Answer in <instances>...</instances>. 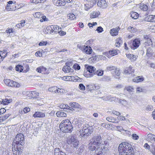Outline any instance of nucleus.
Masks as SVG:
<instances>
[{
    "label": "nucleus",
    "mask_w": 155,
    "mask_h": 155,
    "mask_svg": "<svg viewBox=\"0 0 155 155\" xmlns=\"http://www.w3.org/2000/svg\"><path fill=\"white\" fill-rule=\"evenodd\" d=\"M104 142H102L101 137L99 135H96L90 140L88 148L91 150H95V155H105Z\"/></svg>",
    "instance_id": "obj_1"
},
{
    "label": "nucleus",
    "mask_w": 155,
    "mask_h": 155,
    "mask_svg": "<svg viewBox=\"0 0 155 155\" xmlns=\"http://www.w3.org/2000/svg\"><path fill=\"white\" fill-rule=\"evenodd\" d=\"M24 137L23 134H17L12 144V151L14 155H19L21 153V148L24 144Z\"/></svg>",
    "instance_id": "obj_2"
},
{
    "label": "nucleus",
    "mask_w": 155,
    "mask_h": 155,
    "mask_svg": "<svg viewBox=\"0 0 155 155\" xmlns=\"http://www.w3.org/2000/svg\"><path fill=\"white\" fill-rule=\"evenodd\" d=\"M118 150L120 155H134L133 148L127 142H122L120 144Z\"/></svg>",
    "instance_id": "obj_3"
},
{
    "label": "nucleus",
    "mask_w": 155,
    "mask_h": 155,
    "mask_svg": "<svg viewBox=\"0 0 155 155\" xmlns=\"http://www.w3.org/2000/svg\"><path fill=\"white\" fill-rule=\"evenodd\" d=\"M60 130L64 133L71 132L73 127L71 122L68 119L62 120L59 125Z\"/></svg>",
    "instance_id": "obj_4"
},
{
    "label": "nucleus",
    "mask_w": 155,
    "mask_h": 155,
    "mask_svg": "<svg viewBox=\"0 0 155 155\" xmlns=\"http://www.w3.org/2000/svg\"><path fill=\"white\" fill-rule=\"evenodd\" d=\"M90 128L91 127L89 126L88 124H86L84 125L82 130L80 131L81 136L85 137L91 134L92 131L90 129Z\"/></svg>",
    "instance_id": "obj_5"
},
{
    "label": "nucleus",
    "mask_w": 155,
    "mask_h": 155,
    "mask_svg": "<svg viewBox=\"0 0 155 155\" xmlns=\"http://www.w3.org/2000/svg\"><path fill=\"white\" fill-rule=\"evenodd\" d=\"M47 29L50 31V33L51 34L59 33L61 30V28L56 25H52L48 26Z\"/></svg>",
    "instance_id": "obj_6"
},
{
    "label": "nucleus",
    "mask_w": 155,
    "mask_h": 155,
    "mask_svg": "<svg viewBox=\"0 0 155 155\" xmlns=\"http://www.w3.org/2000/svg\"><path fill=\"white\" fill-rule=\"evenodd\" d=\"M4 81L5 84L8 86L18 88L20 86L19 83L10 79H6Z\"/></svg>",
    "instance_id": "obj_7"
},
{
    "label": "nucleus",
    "mask_w": 155,
    "mask_h": 155,
    "mask_svg": "<svg viewBox=\"0 0 155 155\" xmlns=\"http://www.w3.org/2000/svg\"><path fill=\"white\" fill-rule=\"evenodd\" d=\"M67 143L69 144H72L75 147H76L78 144V141L73 137L67 139Z\"/></svg>",
    "instance_id": "obj_8"
},
{
    "label": "nucleus",
    "mask_w": 155,
    "mask_h": 155,
    "mask_svg": "<svg viewBox=\"0 0 155 155\" xmlns=\"http://www.w3.org/2000/svg\"><path fill=\"white\" fill-rule=\"evenodd\" d=\"M36 71L39 73L45 74H48L50 73L49 70L47 69L46 68L43 66H41L37 68Z\"/></svg>",
    "instance_id": "obj_9"
},
{
    "label": "nucleus",
    "mask_w": 155,
    "mask_h": 155,
    "mask_svg": "<svg viewBox=\"0 0 155 155\" xmlns=\"http://www.w3.org/2000/svg\"><path fill=\"white\" fill-rule=\"evenodd\" d=\"M140 44V40L138 39H135L133 41L132 45L130 46V47L132 49L135 50L139 47Z\"/></svg>",
    "instance_id": "obj_10"
},
{
    "label": "nucleus",
    "mask_w": 155,
    "mask_h": 155,
    "mask_svg": "<svg viewBox=\"0 0 155 155\" xmlns=\"http://www.w3.org/2000/svg\"><path fill=\"white\" fill-rule=\"evenodd\" d=\"M143 38L146 41L145 42V45L147 46L153 44L152 41L150 38V35H145Z\"/></svg>",
    "instance_id": "obj_11"
},
{
    "label": "nucleus",
    "mask_w": 155,
    "mask_h": 155,
    "mask_svg": "<svg viewBox=\"0 0 155 155\" xmlns=\"http://www.w3.org/2000/svg\"><path fill=\"white\" fill-rule=\"evenodd\" d=\"M104 54L108 58H110L117 54V51L116 49H113L105 53Z\"/></svg>",
    "instance_id": "obj_12"
},
{
    "label": "nucleus",
    "mask_w": 155,
    "mask_h": 155,
    "mask_svg": "<svg viewBox=\"0 0 155 155\" xmlns=\"http://www.w3.org/2000/svg\"><path fill=\"white\" fill-rule=\"evenodd\" d=\"M98 6L102 8H105L107 6V3L105 0H98Z\"/></svg>",
    "instance_id": "obj_13"
},
{
    "label": "nucleus",
    "mask_w": 155,
    "mask_h": 155,
    "mask_svg": "<svg viewBox=\"0 0 155 155\" xmlns=\"http://www.w3.org/2000/svg\"><path fill=\"white\" fill-rule=\"evenodd\" d=\"M83 51L86 54H90L92 52V49L90 46H87L84 47Z\"/></svg>",
    "instance_id": "obj_14"
},
{
    "label": "nucleus",
    "mask_w": 155,
    "mask_h": 155,
    "mask_svg": "<svg viewBox=\"0 0 155 155\" xmlns=\"http://www.w3.org/2000/svg\"><path fill=\"white\" fill-rule=\"evenodd\" d=\"M14 32V30L12 28H8L5 31V32L7 33L8 37L14 36L15 34H13V33Z\"/></svg>",
    "instance_id": "obj_15"
},
{
    "label": "nucleus",
    "mask_w": 155,
    "mask_h": 155,
    "mask_svg": "<svg viewBox=\"0 0 155 155\" xmlns=\"http://www.w3.org/2000/svg\"><path fill=\"white\" fill-rule=\"evenodd\" d=\"M120 29L119 27L117 28H113L111 29L110 30V33L112 36H116L117 35L118 33V31Z\"/></svg>",
    "instance_id": "obj_16"
},
{
    "label": "nucleus",
    "mask_w": 155,
    "mask_h": 155,
    "mask_svg": "<svg viewBox=\"0 0 155 155\" xmlns=\"http://www.w3.org/2000/svg\"><path fill=\"white\" fill-rule=\"evenodd\" d=\"M101 98L103 99V100L105 101H107L109 100H115L116 99V97H111L110 95H107L103 97H102Z\"/></svg>",
    "instance_id": "obj_17"
},
{
    "label": "nucleus",
    "mask_w": 155,
    "mask_h": 155,
    "mask_svg": "<svg viewBox=\"0 0 155 155\" xmlns=\"http://www.w3.org/2000/svg\"><path fill=\"white\" fill-rule=\"evenodd\" d=\"M54 152V155H64V152L59 148H55Z\"/></svg>",
    "instance_id": "obj_18"
},
{
    "label": "nucleus",
    "mask_w": 155,
    "mask_h": 155,
    "mask_svg": "<svg viewBox=\"0 0 155 155\" xmlns=\"http://www.w3.org/2000/svg\"><path fill=\"white\" fill-rule=\"evenodd\" d=\"M134 69H133L132 67L130 66L128 68H126L124 71V73L125 74H130L134 73Z\"/></svg>",
    "instance_id": "obj_19"
},
{
    "label": "nucleus",
    "mask_w": 155,
    "mask_h": 155,
    "mask_svg": "<svg viewBox=\"0 0 155 155\" xmlns=\"http://www.w3.org/2000/svg\"><path fill=\"white\" fill-rule=\"evenodd\" d=\"M53 3L57 6H64L65 5V2L62 1L61 0H54Z\"/></svg>",
    "instance_id": "obj_20"
},
{
    "label": "nucleus",
    "mask_w": 155,
    "mask_h": 155,
    "mask_svg": "<svg viewBox=\"0 0 155 155\" xmlns=\"http://www.w3.org/2000/svg\"><path fill=\"white\" fill-rule=\"evenodd\" d=\"M33 116L35 117H45V114L42 112H36L33 115Z\"/></svg>",
    "instance_id": "obj_21"
},
{
    "label": "nucleus",
    "mask_w": 155,
    "mask_h": 155,
    "mask_svg": "<svg viewBox=\"0 0 155 155\" xmlns=\"http://www.w3.org/2000/svg\"><path fill=\"white\" fill-rule=\"evenodd\" d=\"M87 71L91 73H94L96 68L93 66L91 65H87L86 67Z\"/></svg>",
    "instance_id": "obj_22"
},
{
    "label": "nucleus",
    "mask_w": 155,
    "mask_h": 155,
    "mask_svg": "<svg viewBox=\"0 0 155 155\" xmlns=\"http://www.w3.org/2000/svg\"><path fill=\"white\" fill-rule=\"evenodd\" d=\"M7 52L6 51H0V63L3 61V59L6 56Z\"/></svg>",
    "instance_id": "obj_23"
},
{
    "label": "nucleus",
    "mask_w": 155,
    "mask_h": 155,
    "mask_svg": "<svg viewBox=\"0 0 155 155\" xmlns=\"http://www.w3.org/2000/svg\"><path fill=\"white\" fill-rule=\"evenodd\" d=\"M96 87H97L95 86V85L94 84L87 85L86 86V89L87 90L91 91L95 90L97 89Z\"/></svg>",
    "instance_id": "obj_24"
},
{
    "label": "nucleus",
    "mask_w": 155,
    "mask_h": 155,
    "mask_svg": "<svg viewBox=\"0 0 155 155\" xmlns=\"http://www.w3.org/2000/svg\"><path fill=\"white\" fill-rule=\"evenodd\" d=\"M62 70L66 73L72 72L73 71V69H71L69 66H64Z\"/></svg>",
    "instance_id": "obj_25"
},
{
    "label": "nucleus",
    "mask_w": 155,
    "mask_h": 155,
    "mask_svg": "<svg viewBox=\"0 0 155 155\" xmlns=\"http://www.w3.org/2000/svg\"><path fill=\"white\" fill-rule=\"evenodd\" d=\"M123 43V41L122 38H117L116 40L115 46L116 47H119Z\"/></svg>",
    "instance_id": "obj_26"
},
{
    "label": "nucleus",
    "mask_w": 155,
    "mask_h": 155,
    "mask_svg": "<svg viewBox=\"0 0 155 155\" xmlns=\"http://www.w3.org/2000/svg\"><path fill=\"white\" fill-rule=\"evenodd\" d=\"M56 114L58 117H65L67 116L66 114L63 111H58Z\"/></svg>",
    "instance_id": "obj_27"
},
{
    "label": "nucleus",
    "mask_w": 155,
    "mask_h": 155,
    "mask_svg": "<svg viewBox=\"0 0 155 155\" xmlns=\"http://www.w3.org/2000/svg\"><path fill=\"white\" fill-rule=\"evenodd\" d=\"M94 75H95V73H90L87 71H85L83 74L84 76L86 78L92 77Z\"/></svg>",
    "instance_id": "obj_28"
},
{
    "label": "nucleus",
    "mask_w": 155,
    "mask_h": 155,
    "mask_svg": "<svg viewBox=\"0 0 155 155\" xmlns=\"http://www.w3.org/2000/svg\"><path fill=\"white\" fill-rule=\"evenodd\" d=\"M106 119L108 121L113 123H118V121L114 117L111 116L108 117L106 118Z\"/></svg>",
    "instance_id": "obj_29"
},
{
    "label": "nucleus",
    "mask_w": 155,
    "mask_h": 155,
    "mask_svg": "<svg viewBox=\"0 0 155 155\" xmlns=\"http://www.w3.org/2000/svg\"><path fill=\"white\" fill-rule=\"evenodd\" d=\"M126 56L128 58L131 60V61H135L137 58V56H136V55H134L133 54H127Z\"/></svg>",
    "instance_id": "obj_30"
},
{
    "label": "nucleus",
    "mask_w": 155,
    "mask_h": 155,
    "mask_svg": "<svg viewBox=\"0 0 155 155\" xmlns=\"http://www.w3.org/2000/svg\"><path fill=\"white\" fill-rule=\"evenodd\" d=\"M147 18L148 21L155 22V15H150L147 17Z\"/></svg>",
    "instance_id": "obj_31"
},
{
    "label": "nucleus",
    "mask_w": 155,
    "mask_h": 155,
    "mask_svg": "<svg viewBox=\"0 0 155 155\" xmlns=\"http://www.w3.org/2000/svg\"><path fill=\"white\" fill-rule=\"evenodd\" d=\"M100 14V12L99 11L94 12L91 14V18H94L98 17Z\"/></svg>",
    "instance_id": "obj_32"
},
{
    "label": "nucleus",
    "mask_w": 155,
    "mask_h": 155,
    "mask_svg": "<svg viewBox=\"0 0 155 155\" xmlns=\"http://www.w3.org/2000/svg\"><path fill=\"white\" fill-rule=\"evenodd\" d=\"M140 8L143 11H146L148 9V6L143 3L140 4Z\"/></svg>",
    "instance_id": "obj_33"
},
{
    "label": "nucleus",
    "mask_w": 155,
    "mask_h": 155,
    "mask_svg": "<svg viewBox=\"0 0 155 155\" xmlns=\"http://www.w3.org/2000/svg\"><path fill=\"white\" fill-rule=\"evenodd\" d=\"M70 106L71 107L70 108L71 109V110L72 109L74 110L73 109L74 108H80V105L77 103L76 102H73L71 103Z\"/></svg>",
    "instance_id": "obj_34"
},
{
    "label": "nucleus",
    "mask_w": 155,
    "mask_h": 155,
    "mask_svg": "<svg viewBox=\"0 0 155 155\" xmlns=\"http://www.w3.org/2000/svg\"><path fill=\"white\" fill-rule=\"evenodd\" d=\"M28 93L30 94V96H31V97H37L38 96L39 94L38 93L35 91H34L32 92L28 91L27 93L28 95Z\"/></svg>",
    "instance_id": "obj_35"
},
{
    "label": "nucleus",
    "mask_w": 155,
    "mask_h": 155,
    "mask_svg": "<svg viewBox=\"0 0 155 155\" xmlns=\"http://www.w3.org/2000/svg\"><path fill=\"white\" fill-rule=\"evenodd\" d=\"M130 16L131 17L134 19H137V18L139 16V15L138 13L136 12H132L130 13Z\"/></svg>",
    "instance_id": "obj_36"
},
{
    "label": "nucleus",
    "mask_w": 155,
    "mask_h": 155,
    "mask_svg": "<svg viewBox=\"0 0 155 155\" xmlns=\"http://www.w3.org/2000/svg\"><path fill=\"white\" fill-rule=\"evenodd\" d=\"M143 78L142 77H141L140 76H137L133 80V81L136 83H138L142 81L143 80Z\"/></svg>",
    "instance_id": "obj_37"
},
{
    "label": "nucleus",
    "mask_w": 155,
    "mask_h": 155,
    "mask_svg": "<svg viewBox=\"0 0 155 155\" xmlns=\"http://www.w3.org/2000/svg\"><path fill=\"white\" fill-rule=\"evenodd\" d=\"M116 69V66L112 65H110V66L107 67L106 69V71H111V73H113L114 70Z\"/></svg>",
    "instance_id": "obj_38"
},
{
    "label": "nucleus",
    "mask_w": 155,
    "mask_h": 155,
    "mask_svg": "<svg viewBox=\"0 0 155 155\" xmlns=\"http://www.w3.org/2000/svg\"><path fill=\"white\" fill-rule=\"evenodd\" d=\"M152 55V51L150 48H147V50L146 55L148 57H151Z\"/></svg>",
    "instance_id": "obj_39"
},
{
    "label": "nucleus",
    "mask_w": 155,
    "mask_h": 155,
    "mask_svg": "<svg viewBox=\"0 0 155 155\" xmlns=\"http://www.w3.org/2000/svg\"><path fill=\"white\" fill-rule=\"evenodd\" d=\"M16 70L19 72L23 71L24 68L21 65H17L15 67Z\"/></svg>",
    "instance_id": "obj_40"
},
{
    "label": "nucleus",
    "mask_w": 155,
    "mask_h": 155,
    "mask_svg": "<svg viewBox=\"0 0 155 155\" xmlns=\"http://www.w3.org/2000/svg\"><path fill=\"white\" fill-rule=\"evenodd\" d=\"M72 78V80H73L74 82H80L81 81V78H79L77 76H72L71 77Z\"/></svg>",
    "instance_id": "obj_41"
},
{
    "label": "nucleus",
    "mask_w": 155,
    "mask_h": 155,
    "mask_svg": "<svg viewBox=\"0 0 155 155\" xmlns=\"http://www.w3.org/2000/svg\"><path fill=\"white\" fill-rule=\"evenodd\" d=\"M59 107L60 108L63 109H68L70 110H71V109L70 108V107L68 106V105H66L64 104H62L60 105Z\"/></svg>",
    "instance_id": "obj_42"
},
{
    "label": "nucleus",
    "mask_w": 155,
    "mask_h": 155,
    "mask_svg": "<svg viewBox=\"0 0 155 155\" xmlns=\"http://www.w3.org/2000/svg\"><path fill=\"white\" fill-rule=\"evenodd\" d=\"M112 74L114 75H116L117 76H119L120 74V70L119 68H117L116 67V69L114 70Z\"/></svg>",
    "instance_id": "obj_43"
},
{
    "label": "nucleus",
    "mask_w": 155,
    "mask_h": 155,
    "mask_svg": "<svg viewBox=\"0 0 155 155\" xmlns=\"http://www.w3.org/2000/svg\"><path fill=\"white\" fill-rule=\"evenodd\" d=\"M94 73L98 76H102L104 74V71L99 70L96 71Z\"/></svg>",
    "instance_id": "obj_44"
},
{
    "label": "nucleus",
    "mask_w": 155,
    "mask_h": 155,
    "mask_svg": "<svg viewBox=\"0 0 155 155\" xmlns=\"http://www.w3.org/2000/svg\"><path fill=\"white\" fill-rule=\"evenodd\" d=\"M1 101V104H2L4 105H7L10 103V100L7 99H2V101Z\"/></svg>",
    "instance_id": "obj_45"
},
{
    "label": "nucleus",
    "mask_w": 155,
    "mask_h": 155,
    "mask_svg": "<svg viewBox=\"0 0 155 155\" xmlns=\"http://www.w3.org/2000/svg\"><path fill=\"white\" fill-rule=\"evenodd\" d=\"M128 30L132 33L135 32L137 30V29L131 26H129L128 28Z\"/></svg>",
    "instance_id": "obj_46"
},
{
    "label": "nucleus",
    "mask_w": 155,
    "mask_h": 155,
    "mask_svg": "<svg viewBox=\"0 0 155 155\" xmlns=\"http://www.w3.org/2000/svg\"><path fill=\"white\" fill-rule=\"evenodd\" d=\"M110 80V78L109 76H104L101 79V80L102 81L107 82Z\"/></svg>",
    "instance_id": "obj_47"
},
{
    "label": "nucleus",
    "mask_w": 155,
    "mask_h": 155,
    "mask_svg": "<svg viewBox=\"0 0 155 155\" xmlns=\"http://www.w3.org/2000/svg\"><path fill=\"white\" fill-rule=\"evenodd\" d=\"M42 15V13L40 12H36L34 15V16L35 18H40Z\"/></svg>",
    "instance_id": "obj_48"
},
{
    "label": "nucleus",
    "mask_w": 155,
    "mask_h": 155,
    "mask_svg": "<svg viewBox=\"0 0 155 155\" xmlns=\"http://www.w3.org/2000/svg\"><path fill=\"white\" fill-rule=\"evenodd\" d=\"M125 89L129 92H132L134 90L133 87L131 86H127L125 87Z\"/></svg>",
    "instance_id": "obj_49"
},
{
    "label": "nucleus",
    "mask_w": 155,
    "mask_h": 155,
    "mask_svg": "<svg viewBox=\"0 0 155 155\" xmlns=\"http://www.w3.org/2000/svg\"><path fill=\"white\" fill-rule=\"evenodd\" d=\"M58 89L57 87H51L48 89L49 91L50 92H57Z\"/></svg>",
    "instance_id": "obj_50"
},
{
    "label": "nucleus",
    "mask_w": 155,
    "mask_h": 155,
    "mask_svg": "<svg viewBox=\"0 0 155 155\" xmlns=\"http://www.w3.org/2000/svg\"><path fill=\"white\" fill-rule=\"evenodd\" d=\"M41 18L40 19V21L41 22H43L44 21H48V18H46V17L45 16H42V15Z\"/></svg>",
    "instance_id": "obj_51"
},
{
    "label": "nucleus",
    "mask_w": 155,
    "mask_h": 155,
    "mask_svg": "<svg viewBox=\"0 0 155 155\" xmlns=\"http://www.w3.org/2000/svg\"><path fill=\"white\" fill-rule=\"evenodd\" d=\"M147 137L148 139L152 140L155 137V135L151 134H149L147 135Z\"/></svg>",
    "instance_id": "obj_52"
},
{
    "label": "nucleus",
    "mask_w": 155,
    "mask_h": 155,
    "mask_svg": "<svg viewBox=\"0 0 155 155\" xmlns=\"http://www.w3.org/2000/svg\"><path fill=\"white\" fill-rule=\"evenodd\" d=\"M119 101L124 106L127 105V104L128 102L125 100L120 99Z\"/></svg>",
    "instance_id": "obj_53"
},
{
    "label": "nucleus",
    "mask_w": 155,
    "mask_h": 155,
    "mask_svg": "<svg viewBox=\"0 0 155 155\" xmlns=\"http://www.w3.org/2000/svg\"><path fill=\"white\" fill-rule=\"evenodd\" d=\"M145 110L147 111H150L153 110V107L151 105H148L146 106Z\"/></svg>",
    "instance_id": "obj_54"
},
{
    "label": "nucleus",
    "mask_w": 155,
    "mask_h": 155,
    "mask_svg": "<svg viewBox=\"0 0 155 155\" xmlns=\"http://www.w3.org/2000/svg\"><path fill=\"white\" fill-rule=\"evenodd\" d=\"M48 43V42L46 41H41L38 44L39 46H43L46 45Z\"/></svg>",
    "instance_id": "obj_55"
},
{
    "label": "nucleus",
    "mask_w": 155,
    "mask_h": 155,
    "mask_svg": "<svg viewBox=\"0 0 155 155\" xmlns=\"http://www.w3.org/2000/svg\"><path fill=\"white\" fill-rule=\"evenodd\" d=\"M132 138L134 140H137L139 138L138 136L135 134H133L131 135Z\"/></svg>",
    "instance_id": "obj_56"
},
{
    "label": "nucleus",
    "mask_w": 155,
    "mask_h": 155,
    "mask_svg": "<svg viewBox=\"0 0 155 155\" xmlns=\"http://www.w3.org/2000/svg\"><path fill=\"white\" fill-rule=\"evenodd\" d=\"M79 88L81 90L84 91L85 89V86L82 84H80L79 85Z\"/></svg>",
    "instance_id": "obj_57"
},
{
    "label": "nucleus",
    "mask_w": 155,
    "mask_h": 155,
    "mask_svg": "<svg viewBox=\"0 0 155 155\" xmlns=\"http://www.w3.org/2000/svg\"><path fill=\"white\" fill-rule=\"evenodd\" d=\"M57 92L58 93H66L67 92V91L66 90L63 89H60L59 90H57Z\"/></svg>",
    "instance_id": "obj_58"
},
{
    "label": "nucleus",
    "mask_w": 155,
    "mask_h": 155,
    "mask_svg": "<svg viewBox=\"0 0 155 155\" xmlns=\"http://www.w3.org/2000/svg\"><path fill=\"white\" fill-rule=\"evenodd\" d=\"M89 2H90V5H92V6H93L96 3V1L95 0H87Z\"/></svg>",
    "instance_id": "obj_59"
},
{
    "label": "nucleus",
    "mask_w": 155,
    "mask_h": 155,
    "mask_svg": "<svg viewBox=\"0 0 155 155\" xmlns=\"http://www.w3.org/2000/svg\"><path fill=\"white\" fill-rule=\"evenodd\" d=\"M97 25V23L96 22H93L91 23H89L88 24V26H89V27L90 28H93L94 26L96 25Z\"/></svg>",
    "instance_id": "obj_60"
},
{
    "label": "nucleus",
    "mask_w": 155,
    "mask_h": 155,
    "mask_svg": "<svg viewBox=\"0 0 155 155\" xmlns=\"http://www.w3.org/2000/svg\"><path fill=\"white\" fill-rule=\"evenodd\" d=\"M69 19L71 20L74 19L75 18V15L73 13L69 14Z\"/></svg>",
    "instance_id": "obj_61"
},
{
    "label": "nucleus",
    "mask_w": 155,
    "mask_h": 155,
    "mask_svg": "<svg viewBox=\"0 0 155 155\" xmlns=\"http://www.w3.org/2000/svg\"><path fill=\"white\" fill-rule=\"evenodd\" d=\"M93 6H92V5H89V4H87L85 5V9L86 10H88V9H90V8L93 7Z\"/></svg>",
    "instance_id": "obj_62"
},
{
    "label": "nucleus",
    "mask_w": 155,
    "mask_h": 155,
    "mask_svg": "<svg viewBox=\"0 0 155 155\" xmlns=\"http://www.w3.org/2000/svg\"><path fill=\"white\" fill-rule=\"evenodd\" d=\"M96 31L98 33H101L103 31V29L101 26H99L97 27Z\"/></svg>",
    "instance_id": "obj_63"
},
{
    "label": "nucleus",
    "mask_w": 155,
    "mask_h": 155,
    "mask_svg": "<svg viewBox=\"0 0 155 155\" xmlns=\"http://www.w3.org/2000/svg\"><path fill=\"white\" fill-rule=\"evenodd\" d=\"M123 85L121 84H118L114 87L117 89L119 90L123 87Z\"/></svg>",
    "instance_id": "obj_64"
}]
</instances>
